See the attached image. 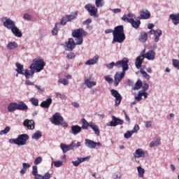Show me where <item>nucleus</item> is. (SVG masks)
Segmentation results:
<instances>
[{
  "mask_svg": "<svg viewBox=\"0 0 179 179\" xmlns=\"http://www.w3.org/2000/svg\"><path fill=\"white\" fill-rule=\"evenodd\" d=\"M3 26L8 30H11L15 26V23L10 18H6V21L3 22Z\"/></svg>",
  "mask_w": 179,
  "mask_h": 179,
  "instance_id": "f3484780",
  "label": "nucleus"
},
{
  "mask_svg": "<svg viewBox=\"0 0 179 179\" xmlns=\"http://www.w3.org/2000/svg\"><path fill=\"white\" fill-rule=\"evenodd\" d=\"M78 13H75L73 15H66L64 17H62L61 21V24L64 26L66 24L67 22H71V20H73V19H76Z\"/></svg>",
  "mask_w": 179,
  "mask_h": 179,
  "instance_id": "9b49d317",
  "label": "nucleus"
},
{
  "mask_svg": "<svg viewBox=\"0 0 179 179\" xmlns=\"http://www.w3.org/2000/svg\"><path fill=\"white\" fill-rule=\"evenodd\" d=\"M85 9L89 12L91 16H96L98 9L95 7V6L88 3L85 5Z\"/></svg>",
  "mask_w": 179,
  "mask_h": 179,
  "instance_id": "1a4fd4ad",
  "label": "nucleus"
},
{
  "mask_svg": "<svg viewBox=\"0 0 179 179\" xmlns=\"http://www.w3.org/2000/svg\"><path fill=\"white\" fill-rule=\"evenodd\" d=\"M10 128L9 127H6L3 130L0 131L1 135L6 134L9 132Z\"/></svg>",
  "mask_w": 179,
  "mask_h": 179,
  "instance_id": "3c124183",
  "label": "nucleus"
},
{
  "mask_svg": "<svg viewBox=\"0 0 179 179\" xmlns=\"http://www.w3.org/2000/svg\"><path fill=\"white\" fill-rule=\"evenodd\" d=\"M148 94L144 91L140 90L138 92V96L135 97L136 100L138 101H141L142 100V96H144L145 99L148 98Z\"/></svg>",
  "mask_w": 179,
  "mask_h": 179,
  "instance_id": "bb28decb",
  "label": "nucleus"
},
{
  "mask_svg": "<svg viewBox=\"0 0 179 179\" xmlns=\"http://www.w3.org/2000/svg\"><path fill=\"white\" fill-rule=\"evenodd\" d=\"M98 60H99V56H95L92 59L87 61L85 63V65H87V66L94 65V64H96Z\"/></svg>",
  "mask_w": 179,
  "mask_h": 179,
  "instance_id": "72a5a7b5",
  "label": "nucleus"
},
{
  "mask_svg": "<svg viewBox=\"0 0 179 179\" xmlns=\"http://www.w3.org/2000/svg\"><path fill=\"white\" fill-rule=\"evenodd\" d=\"M111 33H113V43H122L126 39L124 31V27L122 25L115 27L113 31L111 29H106L105 31L106 34Z\"/></svg>",
  "mask_w": 179,
  "mask_h": 179,
  "instance_id": "f257e3e1",
  "label": "nucleus"
},
{
  "mask_svg": "<svg viewBox=\"0 0 179 179\" xmlns=\"http://www.w3.org/2000/svg\"><path fill=\"white\" fill-rule=\"evenodd\" d=\"M42 161H43L42 157H36V159L34 160V165L36 166V165L40 164L42 162Z\"/></svg>",
  "mask_w": 179,
  "mask_h": 179,
  "instance_id": "09e8293b",
  "label": "nucleus"
},
{
  "mask_svg": "<svg viewBox=\"0 0 179 179\" xmlns=\"http://www.w3.org/2000/svg\"><path fill=\"white\" fill-rule=\"evenodd\" d=\"M148 154L147 151H144L142 148H138L136 150V152L134 154V156L135 158H141V157H145V155Z\"/></svg>",
  "mask_w": 179,
  "mask_h": 179,
  "instance_id": "dca6fc26",
  "label": "nucleus"
},
{
  "mask_svg": "<svg viewBox=\"0 0 179 179\" xmlns=\"http://www.w3.org/2000/svg\"><path fill=\"white\" fill-rule=\"evenodd\" d=\"M142 85H143V83H142L141 80H138L136 82V83L135 85V87H134V90H140L141 88V87H142Z\"/></svg>",
  "mask_w": 179,
  "mask_h": 179,
  "instance_id": "37998d69",
  "label": "nucleus"
},
{
  "mask_svg": "<svg viewBox=\"0 0 179 179\" xmlns=\"http://www.w3.org/2000/svg\"><path fill=\"white\" fill-rule=\"evenodd\" d=\"M145 127H146V128L152 127V122L151 121L145 122Z\"/></svg>",
  "mask_w": 179,
  "mask_h": 179,
  "instance_id": "338daca9",
  "label": "nucleus"
},
{
  "mask_svg": "<svg viewBox=\"0 0 179 179\" xmlns=\"http://www.w3.org/2000/svg\"><path fill=\"white\" fill-rule=\"evenodd\" d=\"M88 157H83V158H79L78 157V160L77 161H73L72 164H73L74 166L77 167L81 163L85 162L86 160H87Z\"/></svg>",
  "mask_w": 179,
  "mask_h": 179,
  "instance_id": "7c9ffc66",
  "label": "nucleus"
},
{
  "mask_svg": "<svg viewBox=\"0 0 179 179\" xmlns=\"http://www.w3.org/2000/svg\"><path fill=\"white\" fill-rule=\"evenodd\" d=\"M81 122L83 123L81 129H87L89 127H90V122H88L85 118H83Z\"/></svg>",
  "mask_w": 179,
  "mask_h": 179,
  "instance_id": "58836bf2",
  "label": "nucleus"
},
{
  "mask_svg": "<svg viewBox=\"0 0 179 179\" xmlns=\"http://www.w3.org/2000/svg\"><path fill=\"white\" fill-rule=\"evenodd\" d=\"M66 50L71 52L75 48L77 45L76 42L75 43L73 38H69V41L66 43Z\"/></svg>",
  "mask_w": 179,
  "mask_h": 179,
  "instance_id": "2eb2a0df",
  "label": "nucleus"
},
{
  "mask_svg": "<svg viewBox=\"0 0 179 179\" xmlns=\"http://www.w3.org/2000/svg\"><path fill=\"white\" fill-rule=\"evenodd\" d=\"M60 148L64 153H66L68 151L72 150V145H66L64 143H61Z\"/></svg>",
  "mask_w": 179,
  "mask_h": 179,
  "instance_id": "c756f323",
  "label": "nucleus"
},
{
  "mask_svg": "<svg viewBox=\"0 0 179 179\" xmlns=\"http://www.w3.org/2000/svg\"><path fill=\"white\" fill-rule=\"evenodd\" d=\"M121 178V173H115V175H113V178L114 179H120Z\"/></svg>",
  "mask_w": 179,
  "mask_h": 179,
  "instance_id": "69168bd1",
  "label": "nucleus"
},
{
  "mask_svg": "<svg viewBox=\"0 0 179 179\" xmlns=\"http://www.w3.org/2000/svg\"><path fill=\"white\" fill-rule=\"evenodd\" d=\"M24 19H25V20H31V16L27 13H25L23 16Z\"/></svg>",
  "mask_w": 179,
  "mask_h": 179,
  "instance_id": "680f3d73",
  "label": "nucleus"
},
{
  "mask_svg": "<svg viewBox=\"0 0 179 179\" xmlns=\"http://www.w3.org/2000/svg\"><path fill=\"white\" fill-rule=\"evenodd\" d=\"M28 110V106L23 101L17 103V110L26 111Z\"/></svg>",
  "mask_w": 179,
  "mask_h": 179,
  "instance_id": "412c9836",
  "label": "nucleus"
},
{
  "mask_svg": "<svg viewBox=\"0 0 179 179\" xmlns=\"http://www.w3.org/2000/svg\"><path fill=\"white\" fill-rule=\"evenodd\" d=\"M133 132L128 131L127 133L124 134V138L129 139L132 136Z\"/></svg>",
  "mask_w": 179,
  "mask_h": 179,
  "instance_id": "052dcab7",
  "label": "nucleus"
},
{
  "mask_svg": "<svg viewBox=\"0 0 179 179\" xmlns=\"http://www.w3.org/2000/svg\"><path fill=\"white\" fill-rule=\"evenodd\" d=\"M170 19L173 20V23L176 25L179 24V14H171Z\"/></svg>",
  "mask_w": 179,
  "mask_h": 179,
  "instance_id": "473e14b6",
  "label": "nucleus"
},
{
  "mask_svg": "<svg viewBox=\"0 0 179 179\" xmlns=\"http://www.w3.org/2000/svg\"><path fill=\"white\" fill-rule=\"evenodd\" d=\"M29 140V136L27 134L18 135L17 138L10 139V143H14L18 146H22L26 144V142Z\"/></svg>",
  "mask_w": 179,
  "mask_h": 179,
  "instance_id": "20e7f679",
  "label": "nucleus"
},
{
  "mask_svg": "<svg viewBox=\"0 0 179 179\" xmlns=\"http://www.w3.org/2000/svg\"><path fill=\"white\" fill-rule=\"evenodd\" d=\"M85 145L86 147H87L88 148H90V149H95V141H92V140H90V139H87L86 138L85 139Z\"/></svg>",
  "mask_w": 179,
  "mask_h": 179,
  "instance_id": "a878e982",
  "label": "nucleus"
},
{
  "mask_svg": "<svg viewBox=\"0 0 179 179\" xmlns=\"http://www.w3.org/2000/svg\"><path fill=\"white\" fill-rule=\"evenodd\" d=\"M138 173V177L142 178L144 176L145 174V169L142 168L141 166L137 167Z\"/></svg>",
  "mask_w": 179,
  "mask_h": 179,
  "instance_id": "a19ab883",
  "label": "nucleus"
},
{
  "mask_svg": "<svg viewBox=\"0 0 179 179\" xmlns=\"http://www.w3.org/2000/svg\"><path fill=\"white\" fill-rule=\"evenodd\" d=\"M112 12H113V13H120L121 9L114 8V9H112Z\"/></svg>",
  "mask_w": 179,
  "mask_h": 179,
  "instance_id": "774afa93",
  "label": "nucleus"
},
{
  "mask_svg": "<svg viewBox=\"0 0 179 179\" xmlns=\"http://www.w3.org/2000/svg\"><path fill=\"white\" fill-rule=\"evenodd\" d=\"M106 66L108 69H113L114 66H115V64L114 62H112L111 63L106 64Z\"/></svg>",
  "mask_w": 179,
  "mask_h": 179,
  "instance_id": "5fc2aeb1",
  "label": "nucleus"
},
{
  "mask_svg": "<svg viewBox=\"0 0 179 179\" xmlns=\"http://www.w3.org/2000/svg\"><path fill=\"white\" fill-rule=\"evenodd\" d=\"M144 53H145V49H144L141 52V56L138 57L136 59L135 65L137 69H140L142 63L144 61Z\"/></svg>",
  "mask_w": 179,
  "mask_h": 179,
  "instance_id": "9d476101",
  "label": "nucleus"
},
{
  "mask_svg": "<svg viewBox=\"0 0 179 179\" xmlns=\"http://www.w3.org/2000/svg\"><path fill=\"white\" fill-rule=\"evenodd\" d=\"M125 74H126L125 71H122L121 73H116V74L115 76V83H114L115 87L118 86V85L120 83V81L125 76Z\"/></svg>",
  "mask_w": 179,
  "mask_h": 179,
  "instance_id": "4468645a",
  "label": "nucleus"
},
{
  "mask_svg": "<svg viewBox=\"0 0 179 179\" xmlns=\"http://www.w3.org/2000/svg\"><path fill=\"white\" fill-rule=\"evenodd\" d=\"M23 125L25 127H27V129L29 130H33L34 129V127H35L34 120H27V119H26L23 122Z\"/></svg>",
  "mask_w": 179,
  "mask_h": 179,
  "instance_id": "6ab92c4d",
  "label": "nucleus"
},
{
  "mask_svg": "<svg viewBox=\"0 0 179 179\" xmlns=\"http://www.w3.org/2000/svg\"><path fill=\"white\" fill-rule=\"evenodd\" d=\"M129 59L127 57H124L123 59L117 61L115 63V66L118 69L122 68V72H126L129 69Z\"/></svg>",
  "mask_w": 179,
  "mask_h": 179,
  "instance_id": "0eeeda50",
  "label": "nucleus"
},
{
  "mask_svg": "<svg viewBox=\"0 0 179 179\" xmlns=\"http://www.w3.org/2000/svg\"><path fill=\"white\" fill-rule=\"evenodd\" d=\"M45 66V62H43L41 58H36L33 60V64L29 66V69L34 70L36 73H39L43 70L44 66Z\"/></svg>",
  "mask_w": 179,
  "mask_h": 179,
  "instance_id": "7ed1b4c3",
  "label": "nucleus"
},
{
  "mask_svg": "<svg viewBox=\"0 0 179 179\" xmlns=\"http://www.w3.org/2000/svg\"><path fill=\"white\" fill-rule=\"evenodd\" d=\"M52 100L51 98L47 99L45 101H42L40 106L43 108H48L52 104Z\"/></svg>",
  "mask_w": 179,
  "mask_h": 179,
  "instance_id": "4be33fe9",
  "label": "nucleus"
},
{
  "mask_svg": "<svg viewBox=\"0 0 179 179\" xmlns=\"http://www.w3.org/2000/svg\"><path fill=\"white\" fill-rule=\"evenodd\" d=\"M55 95L62 100L66 99V96L64 94H62L59 92H56Z\"/></svg>",
  "mask_w": 179,
  "mask_h": 179,
  "instance_id": "13d9d810",
  "label": "nucleus"
},
{
  "mask_svg": "<svg viewBox=\"0 0 179 179\" xmlns=\"http://www.w3.org/2000/svg\"><path fill=\"white\" fill-rule=\"evenodd\" d=\"M95 4L96 8H102L104 5L103 0H95Z\"/></svg>",
  "mask_w": 179,
  "mask_h": 179,
  "instance_id": "c03bdc74",
  "label": "nucleus"
},
{
  "mask_svg": "<svg viewBox=\"0 0 179 179\" xmlns=\"http://www.w3.org/2000/svg\"><path fill=\"white\" fill-rule=\"evenodd\" d=\"M87 33L83 28L74 29L72 31V36L75 38L76 44L80 45L83 43V36H86Z\"/></svg>",
  "mask_w": 179,
  "mask_h": 179,
  "instance_id": "f03ea898",
  "label": "nucleus"
},
{
  "mask_svg": "<svg viewBox=\"0 0 179 179\" xmlns=\"http://www.w3.org/2000/svg\"><path fill=\"white\" fill-rule=\"evenodd\" d=\"M110 92L111 95L115 98V106H118L121 103L122 96L119 94V92L117 90L114 89H112L110 90Z\"/></svg>",
  "mask_w": 179,
  "mask_h": 179,
  "instance_id": "f8f14e48",
  "label": "nucleus"
},
{
  "mask_svg": "<svg viewBox=\"0 0 179 179\" xmlns=\"http://www.w3.org/2000/svg\"><path fill=\"white\" fill-rule=\"evenodd\" d=\"M31 103L34 106H38V99L35 98H31L30 99Z\"/></svg>",
  "mask_w": 179,
  "mask_h": 179,
  "instance_id": "de8ad7c7",
  "label": "nucleus"
},
{
  "mask_svg": "<svg viewBox=\"0 0 179 179\" xmlns=\"http://www.w3.org/2000/svg\"><path fill=\"white\" fill-rule=\"evenodd\" d=\"M92 80V76H90L89 78L85 80V84L87 85V88L91 89L92 87L96 86V83L95 81H90Z\"/></svg>",
  "mask_w": 179,
  "mask_h": 179,
  "instance_id": "b1692460",
  "label": "nucleus"
},
{
  "mask_svg": "<svg viewBox=\"0 0 179 179\" xmlns=\"http://www.w3.org/2000/svg\"><path fill=\"white\" fill-rule=\"evenodd\" d=\"M76 57V55L73 52H70L67 55L66 58L69 60L73 59Z\"/></svg>",
  "mask_w": 179,
  "mask_h": 179,
  "instance_id": "6e6d98bb",
  "label": "nucleus"
},
{
  "mask_svg": "<svg viewBox=\"0 0 179 179\" xmlns=\"http://www.w3.org/2000/svg\"><path fill=\"white\" fill-rule=\"evenodd\" d=\"M122 20H124V22H127L128 23H131L132 27H134V29H138L140 24H141V21L140 20H135L133 18H127V15H124L122 17Z\"/></svg>",
  "mask_w": 179,
  "mask_h": 179,
  "instance_id": "6e6552de",
  "label": "nucleus"
},
{
  "mask_svg": "<svg viewBox=\"0 0 179 179\" xmlns=\"http://www.w3.org/2000/svg\"><path fill=\"white\" fill-rule=\"evenodd\" d=\"M82 131V127L78 125H73L71 129V134L76 136L80 133Z\"/></svg>",
  "mask_w": 179,
  "mask_h": 179,
  "instance_id": "aec40b11",
  "label": "nucleus"
},
{
  "mask_svg": "<svg viewBox=\"0 0 179 179\" xmlns=\"http://www.w3.org/2000/svg\"><path fill=\"white\" fill-rule=\"evenodd\" d=\"M149 89V85L148 83H144L143 85V90L142 92H147L148 90Z\"/></svg>",
  "mask_w": 179,
  "mask_h": 179,
  "instance_id": "bf43d9fd",
  "label": "nucleus"
},
{
  "mask_svg": "<svg viewBox=\"0 0 179 179\" xmlns=\"http://www.w3.org/2000/svg\"><path fill=\"white\" fill-rule=\"evenodd\" d=\"M57 26H60V24L58 23V22L55 24V26L53 30L52 31V36H57V33H58Z\"/></svg>",
  "mask_w": 179,
  "mask_h": 179,
  "instance_id": "49530a36",
  "label": "nucleus"
},
{
  "mask_svg": "<svg viewBox=\"0 0 179 179\" xmlns=\"http://www.w3.org/2000/svg\"><path fill=\"white\" fill-rule=\"evenodd\" d=\"M90 127L94 131L95 135H96L97 136H99L100 131H99V126L92 122H90Z\"/></svg>",
  "mask_w": 179,
  "mask_h": 179,
  "instance_id": "5701e85b",
  "label": "nucleus"
},
{
  "mask_svg": "<svg viewBox=\"0 0 179 179\" xmlns=\"http://www.w3.org/2000/svg\"><path fill=\"white\" fill-rule=\"evenodd\" d=\"M172 62L173 66L179 70V60L173 59Z\"/></svg>",
  "mask_w": 179,
  "mask_h": 179,
  "instance_id": "603ef678",
  "label": "nucleus"
},
{
  "mask_svg": "<svg viewBox=\"0 0 179 179\" xmlns=\"http://www.w3.org/2000/svg\"><path fill=\"white\" fill-rule=\"evenodd\" d=\"M34 74V70L25 69V71L23 75H24L26 79H29V77L33 78Z\"/></svg>",
  "mask_w": 179,
  "mask_h": 179,
  "instance_id": "f704fd0d",
  "label": "nucleus"
},
{
  "mask_svg": "<svg viewBox=\"0 0 179 179\" xmlns=\"http://www.w3.org/2000/svg\"><path fill=\"white\" fill-rule=\"evenodd\" d=\"M15 66L17 67L16 72L20 73V75H24V67L23 65L20 64L19 62L15 64Z\"/></svg>",
  "mask_w": 179,
  "mask_h": 179,
  "instance_id": "c9c22d12",
  "label": "nucleus"
},
{
  "mask_svg": "<svg viewBox=\"0 0 179 179\" xmlns=\"http://www.w3.org/2000/svg\"><path fill=\"white\" fill-rule=\"evenodd\" d=\"M141 73L142 74L143 77L147 80H149L150 79V76L145 71L141 69Z\"/></svg>",
  "mask_w": 179,
  "mask_h": 179,
  "instance_id": "a18cd8bd",
  "label": "nucleus"
},
{
  "mask_svg": "<svg viewBox=\"0 0 179 179\" xmlns=\"http://www.w3.org/2000/svg\"><path fill=\"white\" fill-rule=\"evenodd\" d=\"M51 121L55 125H64V127H67V123L64 122V118L59 113L54 114Z\"/></svg>",
  "mask_w": 179,
  "mask_h": 179,
  "instance_id": "423d86ee",
  "label": "nucleus"
},
{
  "mask_svg": "<svg viewBox=\"0 0 179 179\" xmlns=\"http://www.w3.org/2000/svg\"><path fill=\"white\" fill-rule=\"evenodd\" d=\"M104 79L109 84H112L113 82V79L112 78H110V76H105Z\"/></svg>",
  "mask_w": 179,
  "mask_h": 179,
  "instance_id": "4d7b16f0",
  "label": "nucleus"
},
{
  "mask_svg": "<svg viewBox=\"0 0 179 179\" xmlns=\"http://www.w3.org/2000/svg\"><path fill=\"white\" fill-rule=\"evenodd\" d=\"M32 175L34 176V179H50L52 178V174L49 172H46L44 176L38 174V167L36 165L32 166Z\"/></svg>",
  "mask_w": 179,
  "mask_h": 179,
  "instance_id": "39448f33",
  "label": "nucleus"
},
{
  "mask_svg": "<svg viewBox=\"0 0 179 179\" xmlns=\"http://www.w3.org/2000/svg\"><path fill=\"white\" fill-rule=\"evenodd\" d=\"M148 39V34L145 31H142L139 37V41L141 43H146Z\"/></svg>",
  "mask_w": 179,
  "mask_h": 179,
  "instance_id": "c85d7f7f",
  "label": "nucleus"
},
{
  "mask_svg": "<svg viewBox=\"0 0 179 179\" xmlns=\"http://www.w3.org/2000/svg\"><path fill=\"white\" fill-rule=\"evenodd\" d=\"M59 83L64 85V86L68 85H69V80H67L65 78H60L59 80Z\"/></svg>",
  "mask_w": 179,
  "mask_h": 179,
  "instance_id": "8fccbe9b",
  "label": "nucleus"
},
{
  "mask_svg": "<svg viewBox=\"0 0 179 179\" xmlns=\"http://www.w3.org/2000/svg\"><path fill=\"white\" fill-rule=\"evenodd\" d=\"M150 16H151V14L148 10H142L141 11L140 19H149Z\"/></svg>",
  "mask_w": 179,
  "mask_h": 179,
  "instance_id": "cd10ccee",
  "label": "nucleus"
},
{
  "mask_svg": "<svg viewBox=\"0 0 179 179\" xmlns=\"http://www.w3.org/2000/svg\"><path fill=\"white\" fill-rule=\"evenodd\" d=\"M10 30L15 37L21 38L22 36V32L19 30V29L15 25Z\"/></svg>",
  "mask_w": 179,
  "mask_h": 179,
  "instance_id": "393cba45",
  "label": "nucleus"
},
{
  "mask_svg": "<svg viewBox=\"0 0 179 179\" xmlns=\"http://www.w3.org/2000/svg\"><path fill=\"white\" fill-rule=\"evenodd\" d=\"M17 110V103L11 102L8 106V111L9 113H13Z\"/></svg>",
  "mask_w": 179,
  "mask_h": 179,
  "instance_id": "2f4dec72",
  "label": "nucleus"
},
{
  "mask_svg": "<svg viewBox=\"0 0 179 179\" xmlns=\"http://www.w3.org/2000/svg\"><path fill=\"white\" fill-rule=\"evenodd\" d=\"M90 23H92V19L88 18L87 20H86L85 21H83V24H90Z\"/></svg>",
  "mask_w": 179,
  "mask_h": 179,
  "instance_id": "0e129e2a",
  "label": "nucleus"
},
{
  "mask_svg": "<svg viewBox=\"0 0 179 179\" xmlns=\"http://www.w3.org/2000/svg\"><path fill=\"white\" fill-rule=\"evenodd\" d=\"M124 124V120H121L115 116L113 115L112 121L109 122L108 126L117 127V125H122Z\"/></svg>",
  "mask_w": 179,
  "mask_h": 179,
  "instance_id": "ddd939ff",
  "label": "nucleus"
},
{
  "mask_svg": "<svg viewBox=\"0 0 179 179\" xmlns=\"http://www.w3.org/2000/svg\"><path fill=\"white\" fill-rule=\"evenodd\" d=\"M156 53L153 50H149L148 52H144V59H147L150 61H154L155 59Z\"/></svg>",
  "mask_w": 179,
  "mask_h": 179,
  "instance_id": "a211bd4d",
  "label": "nucleus"
},
{
  "mask_svg": "<svg viewBox=\"0 0 179 179\" xmlns=\"http://www.w3.org/2000/svg\"><path fill=\"white\" fill-rule=\"evenodd\" d=\"M42 136V132L40 131H36L33 136H32V139L34 140H38L39 138H41Z\"/></svg>",
  "mask_w": 179,
  "mask_h": 179,
  "instance_id": "79ce46f5",
  "label": "nucleus"
},
{
  "mask_svg": "<svg viewBox=\"0 0 179 179\" xmlns=\"http://www.w3.org/2000/svg\"><path fill=\"white\" fill-rule=\"evenodd\" d=\"M22 169L20 171V173L21 174H22V175H24V174H25V173H26V171H27V170L28 169H29V167H30V164H29V163H23L22 164Z\"/></svg>",
  "mask_w": 179,
  "mask_h": 179,
  "instance_id": "ea45409f",
  "label": "nucleus"
},
{
  "mask_svg": "<svg viewBox=\"0 0 179 179\" xmlns=\"http://www.w3.org/2000/svg\"><path fill=\"white\" fill-rule=\"evenodd\" d=\"M162 30L160 29L156 30V32L154 34L155 43H158V41H159V38L160 36H162Z\"/></svg>",
  "mask_w": 179,
  "mask_h": 179,
  "instance_id": "4c0bfd02",
  "label": "nucleus"
},
{
  "mask_svg": "<svg viewBox=\"0 0 179 179\" xmlns=\"http://www.w3.org/2000/svg\"><path fill=\"white\" fill-rule=\"evenodd\" d=\"M63 162L62 161H56L54 162V166L56 168H59L62 166Z\"/></svg>",
  "mask_w": 179,
  "mask_h": 179,
  "instance_id": "864d4df0",
  "label": "nucleus"
},
{
  "mask_svg": "<svg viewBox=\"0 0 179 179\" xmlns=\"http://www.w3.org/2000/svg\"><path fill=\"white\" fill-rule=\"evenodd\" d=\"M139 129H140V127H139V126L136 124H135L134 128V129L132 130V133L138 132Z\"/></svg>",
  "mask_w": 179,
  "mask_h": 179,
  "instance_id": "e2e57ef3",
  "label": "nucleus"
},
{
  "mask_svg": "<svg viewBox=\"0 0 179 179\" xmlns=\"http://www.w3.org/2000/svg\"><path fill=\"white\" fill-rule=\"evenodd\" d=\"M17 44L16 42L13 41V42H10L8 43L6 48L9 50H14L15 49H16L17 48Z\"/></svg>",
  "mask_w": 179,
  "mask_h": 179,
  "instance_id": "e433bc0d",
  "label": "nucleus"
}]
</instances>
